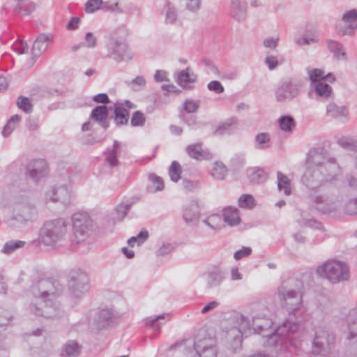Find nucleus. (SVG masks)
<instances>
[{"label": "nucleus", "instance_id": "obj_53", "mask_svg": "<svg viewBox=\"0 0 357 357\" xmlns=\"http://www.w3.org/2000/svg\"><path fill=\"white\" fill-rule=\"evenodd\" d=\"M30 174H31V176L32 177H34V176H35V175L33 174L32 171H31V172H30Z\"/></svg>", "mask_w": 357, "mask_h": 357}, {"label": "nucleus", "instance_id": "obj_30", "mask_svg": "<svg viewBox=\"0 0 357 357\" xmlns=\"http://www.w3.org/2000/svg\"><path fill=\"white\" fill-rule=\"evenodd\" d=\"M151 181L155 187V190H161L164 188V183L162 179L157 176H152L151 177Z\"/></svg>", "mask_w": 357, "mask_h": 357}, {"label": "nucleus", "instance_id": "obj_18", "mask_svg": "<svg viewBox=\"0 0 357 357\" xmlns=\"http://www.w3.org/2000/svg\"><path fill=\"white\" fill-rule=\"evenodd\" d=\"M102 3V0H88L85 4V11L87 13H94L100 8Z\"/></svg>", "mask_w": 357, "mask_h": 357}, {"label": "nucleus", "instance_id": "obj_10", "mask_svg": "<svg viewBox=\"0 0 357 357\" xmlns=\"http://www.w3.org/2000/svg\"><path fill=\"white\" fill-rule=\"evenodd\" d=\"M308 73L310 78L312 82H317L325 77L328 78L330 82H333L335 80L334 77L331 74L328 73L326 75H325L324 73L320 69H314L311 71H309Z\"/></svg>", "mask_w": 357, "mask_h": 357}, {"label": "nucleus", "instance_id": "obj_28", "mask_svg": "<svg viewBox=\"0 0 357 357\" xmlns=\"http://www.w3.org/2000/svg\"><path fill=\"white\" fill-rule=\"evenodd\" d=\"M208 88L210 91H214L217 93H220L224 91V87L218 81H212L209 82L208 84Z\"/></svg>", "mask_w": 357, "mask_h": 357}, {"label": "nucleus", "instance_id": "obj_8", "mask_svg": "<svg viewBox=\"0 0 357 357\" xmlns=\"http://www.w3.org/2000/svg\"><path fill=\"white\" fill-rule=\"evenodd\" d=\"M47 46V37L41 35L38 36L33 44L32 51L34 54H38L45 50Z\"/></svg>", "mask_w": 357, "mask_h": 357}, {"label": "nucleus", "instance_id": "obj_54", "mask_svg": "<svg viewBox=\"0 0 357 357\" xmlns=\"http://www.w3.org/2000/svg\"><path fill=\"white\" fill-rule=\"evenodd\" d=\"M278 99L279 100H282V98L280 97V95H278Z\"/></svg>", "mask_w": 357, "mask_h": 357}, {"label": "nucleus", "instance_id": "obj_43", "mask_svg": "<svg viewBox=\"0 0 357 357\" xmlns=\"http://www.w3.org/2000/svg\"><path fill=\"white\" fill-rule=\"evenodd\" d=\"M217 305H218V303H216V302H211V303L207 304L206 305H205L202 308V313H205V312H208V310L213 309Z\"/></svg>", "mask_w": 357, "mask_h": 357}, {"label": "nucleus", "instance_id": "obj_7", "mask_svg": "<svg viewBox=\"0 0 357 357\" xmlns=\"http://www.w3.org/2000/svg\"><path fill=\"white\" fill-rule=\"evenodd\" d=\"M224 215L225 222H228L230 225H237L240 222V218L236 208H226Z\"/></svg>", "mask_w": 357, "mask_h": 357}, {"label": "nucleus", "instance_id": "obj_16", "mask_svg": "<svg viewBox=\"0 0 357 357\" xmlns=\"http://www.w3.org/2000/svg\"><path fill=\"white\" fill-rule=\"evenodd\" d=\"M149 236V233L147 231H142L138 234L137 236L131 237L128 241V243L130 246L133 247L135 244L137 245H142Z\"/></svg>", "mask_w": 357, "mask_h": 357}, {"label": "nucleus", "instance_id": "obj_52", "mask_svg": "<svg viewBox=\"0 0 357 357\" xmlns=\"http://www.w3.org/2000/svg\"><path fill=\"white\" fill-rule=\"evenodd\" d=\"M126 105H127V106H128V107H132V106L130 105V102H126Z\"/></svg>", "mask_w": 357, "mask_h": 357}, {"label": "nucleus", "instance_id": "obj_51", "mask_svg": "<svg viewBox=\"0 0 357 357\" xmlns=\"http://www.w3.org/2000/svg\"><path fill=\"white\" fill-rule=\"evenodd\" d=\"M91 74H92V71H91V70H90V71H88V72H86V75H91Z\"/></svg>", "mask_w": 357, "mask_h": 357}, {"label": "nucleus", "instance_id": "obj_14", "mask_svg": "<svg viewBox=\"0 0 357 357\" xmlns=\"http://www.w3.org/2000/svg\"><path fill=\"white\" fill-rule=\"evenodd\" d=\"M248 175L251 181L254 183H259L266 179V175L263 169H250L248 172Z\"/></svg>", "mask_w": 357, "mask_h": 357}, {"label": "nucleus", "instance_id": "obj_3", "mask_svg": "<svg viewBox=\"0 0 357 357\" xmlns=\"http://www.w3.org/2000/svg\"><path fill=\"white\" fill-rule=\"evenodd\" d=\"M63 224H61V222H58L56 225L53 223H48L45 225L46 230H51V234H47L43 237V241L45 244L49 245L52 243V241H55V238H57L59 233H62L66 231L64 228Z\"/></svg>", "mask_w": 357, "mask_h": 357}, {"label": "nucleus", "instance_id": "obj_49", "mask_svg": "<svg viewBox=\"0 0 357 357\" xmlns=\"http://www.w3.org/2000/svg\"><path fill=\"white\" fill-rule=\"evenodd\" d=\"M135 82L138 84H144L145 83V81L143 78L140 77V78H137L135 79Z\"/></svg>", "mask_w": 357, "mask_h": 357}, {"label": "nucleus", "instance_id": "obj_13", "mask_svg": "<svg viewBox=\"0 0 357 357\" xmlns=\"http://www.w3.org/2000/svg\"><path fill=\"white\" fill-rule=\"evenodd\" d=\"M226 167L220 162H215L213 167L212 176L217 179H223L227 175Z\"/></svg>", "mask_w": 357, "mask_h": 357}, {"label": "nucleus", "instance_id": "obj_44", "mask_svg": "<svg viewBox=\"0 0 357 357\" xmlns=\"http://www.w3.org/2000/svg\"><path fill=\"white\" fill-rule=\"evenodd\" d=\"M122 251L127 258L130 259L134 257V252L129 250L127 248H123Z\"/></svg>", "mask_w": 357, "mask_h": 357}, {"label": "nucleus", "instance_id": "obj_21", "mask_svg": "<svg viewBox=\"0 0 357 357\" xmlns=\"http://www.w3.org/2000/svg\"><path fill=\"white\" fill-rule=\"evenodd\" d=\"M20 117L17 115L13 116L8 124L5 126L3 130V135L4 136L8 135L13 129L15 128V125L19 122Z\"/></svg>", "mask_w": 357, "mask_h": 357}, {"label": "nucleus", "instance_id": "obj_48", "mask_svg": "<svg viewBox=\"0 0 357 357\" xmlns=\"http://www.w3.org/2000/svg\"><path fill=\"white\" fill-rule=\"evenodd\" d=\"M183 184H184V188L186 190H190L192 188V183L189 181H185Z\"/></svg>", "mask_w": 357, "mask_h": 357}, {"label": "nucleus", "instance_id": "obj_23", "mask_svg": "<svg viewBox=\"0 0 357 357\" xmlns=\"http://www.w3.org/2000/svg\"><path fill=\"white\" fill-rule=\"evenodd\" d=\"M280 126L282 130L287 131L294 127V122L291 117L284 116L280 119Z\"/></svg>", "mask_w": 357, "mask_h": 357}, {"label": "nucleus", "instance_id": "obj_25", "mask_svg": "<svg viewBox=\"0 0 357 357\" xmlns=\"http://www.w3.org/2000/svg\"><path fill=\"white\" fill-rule=\"evenodd\" d=\"M24 245V242L22 241L8 242L5 245L3 251L4 253L8 254L14 251L15 249L22 247Z\"/></svg>", "mask_w": 357, "mask_h": 357}, {"label": "nucleus", "instance_id": "obj_33", "mask_svg": "<svg viewBox=\"0 0 357 357\" xmlns=\"http://www.w3.org/2000/svg\"><path fill=\"white\" fill-rule=\"evenodd\" d=\"M162 90L165 91V95L171 93H178L180 91L173 84H164L162 86Z\"/></svg>", "mask_w": 357, "mask_h": 357}, {"label": "nucleus", "instance_id": "obj_20", "mask_svg": "<svg viewBox=\"0 0 357 357\" xmlns=\"http://www.w3.org/2000/svg\"><path fill=\"white\" fill-rule=\"evenodd\" d=\"M206 223L213 229H218L222 226V219L218 215H212L206 220Z\"/></svg>", "mask_w": 357, "mask_h": 357}, {"label": "nucleus", "instance_id": "obj_19", "mask_svg": "<svg viewBox=\"0 0 357 357\" xmlns=\"http://www.w3.org/2000/svg\"><path fill=\"white\" fill-rule=\"evenodd\" d=\"M145 121L144 114L139 111L135 112L131 118V123L133 126H142L144 124Z\"/></svg>", "mask_w": 357, "mask_h": 357}, {"label": "nucleus", "instance_id": "obj_34", "mask_svg": "<svg viewBox=\"0 0 357 357\" xmlns=\"http://www.w3.org/2000/svg\"><path fill=\"white\" fill-rule=\"evenodd\" d=\"M197 104L193 100H187L184 104L185 109L188 112H194L197 109Z\"/></svg>", "mask_w": 357, "mask_h": 357}, {"label": "nucleus", "instance_id": "obj_38", "mask_svg": "<svg viewBox=\"0 0 357 357\" xmlns=\"http://www.w3.org/2000/svg\"><path fill=\"white\" fill-rule=\"evenodd\" d=\"M94 101L97 102H102V103H106L109 101L108 97L105 93H100L98 95H96L93 98Z\"/></svg>", "mask_w": 357, "mask_h": 357}, {"label": "nucleus", "instance_id": "obj_17", "mask_svg": "<svg viewBox=\"0 0 357 357\" xmlns=\"http://www.w3.org/2000/svg\"><path fill=\"white\" fill-rule=\"evenodd\" d=\"M169 176L173 181H178L181 178V167L178 162H172L169 171Z\"/></svg>", "mask_w": 357, "mask_h": 357}, {"label": "nucleus", "instance_id": "obj_42", "mask_svg": "<svg viewBox=\"0 0 357 357\" xmlns=\"http://www.w3.org/2000/svg\"><path fill=\"white\" fill-rule=\"evenodd\" d=\"M278 39H267L264 40V45L267 47H273L275 48L277 45Z\"/></svg>", "mask_w": 357, "mask_h": 357}, {"label": "nucleus", "instance_id": "obj_50", "mask_svg": "<svg viewBox=\"0 0 357 357\" xmlns=\"http://www.w3.org/2000/svg\"><path fill=\"white\" fill-rule=\"evenodd\" d=\"M88 126H89V124L84 123V124L83 125L82 129H83V130L88 129V128H87V127H88Z\"/></svg>", "mask_w": 357, "mask_h": 357}, {"label": "nucleus", "instance_id": "obj_40", "mask_svg": "<svg viewBox=\"0 0 357 357\" xmlns=\"http://www.w3.org/2000/svg\"><path fill=\"white\" fill-rule=\"evenodd\" d=\"M256 139L259 144H264L269 140V136L266 133H261L256 137Z\"/></svg>", "mask_w": 357, "mask_h": 357}, {"label": "nucleus", "instance_id": "obj_12", "mask_svg": "<svg viewBox=\"0 0 357 357\" xmlns=\"http://www.w3.org/2000/svg\"><path fill=\"white\" fill-rule=\"evenodd\" d=\"M91 117L98 121H102L107 117V109L106 106L96 107L92 112Z\"/></svg>", "mask_w": 357, "mask_h": 357}, {"label": "nucleus", "instance_id": "obj_37", "mask_svg": "<svg viewBox=\"0 0 357 357\" xmlns=\"http://www.w3.org/2000/svg\"><path fill=\"white\" fill-rule=\"evenodd\" d=\"M174 249V247L172 244H164L160 247L159 250V252L160 255H165L171 252Z\"/></svg>", "mask_w": 357, "mask_h": 357}, {"label": "nucleus", "instance_id": "obj_55", "mask_svg": "<svg viewBox=\"0 0 357 357\" xmlns=\"http://www.w3.org/2000/svg\"><path fill=\"white\" fill-rule=\"evenodd\" d=\"M123 47L124 48H126V45H124V44H123Z\"/></svg>", "mask_w": 357, "mask_h": 357}, {"label": "nucleus", "instance_id": "obj_29", "mask_svg": "<svg viewBox=\"0 0 357 357\" xmlns=\"http://www.w3.org/2000/svg\"><path fill=\"white\" fill-rule=\"evenodd\" d=\"M154 78L158 82L169 81L167 73L162 70H156Z\"/></svg>", "mask_w": 357, "mask_h": 357}, {"label": "nucleus", "instance_id": "obj_56", "mask_svg": "<svg viewBox=\"0 0 357 357\" xmlns=\"http://www.w3.org/2000/svg\"><path fill=\"white\" fill-rule=\"evenodd\" d=\"M288 97H289V96H284V98H288Z\"/></svg>", "mask_w": 357, "mask_h": 357}, {"label": "nucleus", "instance_id": "obj_47", "mask_svg": "<svg viewBox=\"0 0 357 357\" xmlns=\"http://www.w3.org/2000/svg\"><path fill=\"white\" fill-rule=\"evenodd\" d=\"M33 166L36 168H39V167H44L45 166V162L43 161V160H40V161H38L36 162Z\"/></svg>", "mask_w": 357, "mask_h": 357}, {"label": "nucleus", "instance_id": "obj_32", "mask_svg": "<svg viewBox=\"0 0 357 357\" xmlns=\"http://www.w3.org/2000/svg\"><path fill=\"white\" fill-rule=\"evenodd\" d=\"M121 45L122 44L121 43H119L116 40V34H114L110 36L109 45V48L111 50L118 52L119 48Z\"/></svg>", "mask_w": 357, "mask_h": 357}, {"label": "nucleus", "instance_id": "obj_9", "mask_svg": "<svg viewBox=\"0 0 357 357\" xmlns=\"http://www.w3.org/2000/svg\"><path fill=\"white\" fill-rule=\"evenodd\" d=\"M128 111L121 106L115 108V121L117 124H124L128 122Z\"/></svg>", "mask_w": 357, "mask_h": 357}, {"label": "nucleus", "instance_id": "obj_31", "mask_svg": "<svg viewBox=\"0 0 357 357\" xmlns=\"http://www.w3.org/2000/svg\"><path fill=\"white\" fill-rule=\"evenodd\" d=\"M251 249L248 247H243L242 249L238 250L234 254V258L237 260L243 257L248 256L251 253Z\"/></svg>", "mask_w": 357, "mask_h": 357}, {"label": "nucleus", "instance_id": "obj_11", "mask_svg": "<svg viewBox=\"0 0 357 357\" xmlns=\"http://www.w3.org/2000/svg\"><path fill=\"white\" fill-rule=\"evenodd\" d=\"M278 185L279 190H284L286 195H289L291 187L288 178L281 173L278 174Z\"/></svg>", "mask_w": 357, "mask_h": 357}, {"label": "nucleus", "instance_id": "obj_22", "mask_svg": "<svg viewBox=\"0 0 357 357\" xmlns=\"http://www.w3.org/2000/svg\"><path fill=\"white\" fill-rule=\"evenodd\" d=\"M64 351L69 356H75L79 353V347L76 342H72L65 346Z\"/></svg>", "mask_w": 357, "mask_h": 357}, {"label": "nucleus", "instance_id": "obj_24", "mask_svg": "<svg viewBox=\"0 0 357 357\" xmlns=\"http://www.w3.org/2000/svg\"><path fill=\"white\" fill-rule=\"evenodd\" d=\"M24 245V242L22 241L8 242L5 245L3 251L4 253L8 254L14 251L15 249L22 247Z\"/></svg>", "mask_w": 357, "mask_h": 357}, {"label": "nucleus", "instance_id": "obj_6", "mask_svg": "<svg viewBox=\"0 0 357 357\" xmlns=\"http://www.w3.org/2000/svg\"><path fill=\"white\" fill-rule=\"evenodd\" d=\"M189 155L197 160L206 159L208 158V154L205 153L200 144L190 145L187 149Z\"/></svg>", "mask_w": 357, "mask_h": 357}, {"label": "nucleus", "instance_id": "obj_45", "mask_svg": "<svg viewBox=\"0 0 357 357\" xmlns=\"http://www.w3.org/2000/svg\"><path fill=\"white\" fill-rule=\"evenodd\" d=\"M231 278L234 280H239L241 278L240 273L237 268H233L231 270Z\"/></svg>", "mask_w": 357, "mask_h": 357}, {"label": "nucleus", "instance_id": "obj_35", "mask_svg": "<svg viewBox=\"0 0 357 357\" xmlns=\"http://www.w3.org/2000/svg\"><path fill=\"white\" fill-rule=\"evenodd\" d=\"M107 161L112 166H115L118 164V160L116 158V154L115 151H112L110 152L109 155L107 157Z\"/></svg>", "mask_w": 357, "mask_h": 357}, {"label": "nucleus", "instance_id": "obj_27", "mask_svg": "<svg viewBox=\"0 0 357 357\" xmlns=\"http://www.w3.org/2000/svg\"><path fill=\"white\" fill-rule=\"evenodd\" d=\"M17 106L24 112H29L31 110L32 105L27 98L20 97L17 100Z\"/></svg>", "mask_w": 357, "mask_h": 357}, {"label": "nucleus", "instance_id": "obj_5", "mask_svg": "<svg viewBox=\"0 0 357 357\" xmlns=\"http://www.w3.org/2000/svg\"><path fill=\"white\" fill-rule=\"evenodd\" d=\"M196 78V75L193 73H190L189 68H186L179 73L178 82L181 86L187 87L189 84L195 82Z\"/></svg>", "mask_w": 357, "mask_h": 357}, {"label": "nucleus", "instance_id": "obj_4", "mask_svg": "<svg viewBox=\"0 0 357 357\" xmlns=\"http://www.w3.org/2000/svg\"><path fill=\"white\" fill-rule=\"evenodd\" d=\"M343 21L349 25V27L342 30L341 33L342 34H350L354 31V30L356 29L357 26L353 25V22H355L357 21V10H352L350 11L347 12L342 17Z\"/></svg>", "mask_w": 357, "mask_h": 357}, {"label": "nucleus", "instance_id": "obj_39", "mask_svg": "<svg viewBox=\"0 0 357 357\" xmlns=\"http://www.w3.org/2000/svg\"><path fill=\"white\" fill-rule=\"evenodd\" d=\"M86 40L88 46L94 47L96 45V38L91 33H88L86 36Z\"/></svg>", "mask_w": 357, "mask_h": 357}, {"label": "nucleus", "instance_id": "obj_41", "mask_svg": "<svg viewBox=\"0 0 357 357\" xmlns=\"http://www.w3.org/2000/svg\"><path fill=\"white\" fill-rule=\"evenodd\" d=\"M266 63L268 65L270 69H273L278 65V61L275 57L268 56L266 58Z\"/></svg>", "mask_w": 357, "mask_h": 357}, {"label": "nucleus", "instance_id": "obj_36", "mask_svg": "<svg viewBox=\"0 0 357 357\" xmlns=\"http://www.w3.org/2000/svg\"><path fill=\"white\" fill-rule=\"evenodd\" d=\"M79 22H80L79 18L73 17L71 19V20L68 22V24L67 25V28L68 29H75L77 28Z\"/></svg>", "mask_w": 357, "mask_h": 357}, {"label": "nucleus", "instance_id": "obj_2", "mask_svg": "<svg viewBox=\"0 0 357 357\" xmlns=\"http://www.w3.org/2000/svg\"><path fill=\"white\" fill-rule=\"evenodd\" d=\"M74 220V236L75 242L79 243L84 241L89 234V222L88 219L82 215H75Z\"/></svg>", "mask_w": 357, "mask_h": 357}, {"label": "nucleus", "instance_id": "obj_26", "mask_svg": "<svg viewBox=\"0 0 357 357\" xmlns=\"http://www.w3.org/2000/svg\"><path fill=\"white\" fill-rule=\"evenodd\" d=\"M316 92L320 96L328 97L331 93V89L326 84L319 83L316 87Z\"/></svg>", "mask_w": 357, "mask_h": 357}, {"label": "nucleus", "instance_id": "obj_15", "mask_svg": "<svg viewBox=\"0 0 357 357\" xmlns=\"http://www.w3.org/2000/svg\"><path fill=\"white\" fill-rule=\"evenodd\" d=\"M238 206L241 208H252L255 206V200L250 195H243L238 199Z\"/></svg>", "mask_w": 357, "mask_h": 357}, {"label": "nucleus", "instance_id": "obj_1", "mask_svg": "<svg viewBox=\"0 0 357 357\" xmlns=\"http://www.w3.org/2000/svg\"><path fill=\"white\" fill-rule=\"evenodd\" d=\"M319 274L327 278L332 282H337L348 279L347 266L340 261H328L318 268Z\"/></svg>", "mask_w": 357, "mask_h": 357}, {"label": "nucleus", "instance_id": "obj_46", "mask_svg": "<svg viewBox=\"0 0 357 357\" xmlns=\"http://www.w3.org/2000/svg\"><path fill=\"white\" fill-rule=\"evenodd\" d=\"M7 88V83L3 77H0V91L6 89Z\"/></svg>", "mask_w": 357, "mask_h": 357}]
</instances>
